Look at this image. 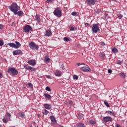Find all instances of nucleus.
<instances>
[{
    "label": "nucleus",
    "mask_w": 127,
    "mask_h": 127,
    "mask_svg": "<svg viewBox=\"0 0 127 127\" xmlns=\"http://www.w3.org/2000/svg\"><path fill=\"white\" fill-rule=\"evenodd\" d=\"M43 115H45L46 116H47V115H48V113H49L47 110H46V109H45L43 111Z\"/></svg>",
    "instance_id": "obj_29"
},
{
    "label": "nucleus",
    "mask_w": 127,
    "mask_h": 127,
    "mask_svg": "<svg viewBox=\"0 0 127 127\" xmlns=\"http://www.w3.org/2000/svg\"><path fill=\"white\" fill-rule=\"evenodd\" d=\"M50 60V59H49V58H45V61L46 62H49Z\"/></svg>",
    "instance_id": "obj_39"
},
{
    "label": "nucleus",
    "mask_w": 127,
    "mask_h": 127,
    "mask_svg": "<svg viewBox=\"0 0 127 127\" xmlns=\"http://www.w3.org/2000/svg\"><path fill=\"white\" fill-rule=\"evenodd\" d=\"M51 35H52V32H51V31L49 30L46 31V32L44 33V36L46 37H49Z\"/></svg>",
    "instance_id": "obj_15"
},
{
    "label": "nucleus",
    "mask_w": 127,
    "mask_h": 127,
    "mask_svg": "<svg viewBox=\"0 0 127 127\" xmlns=\"http://www.w3.org/2000/svg\"><path fill=\"white\" fill-rule=\"evenodd\" d=\"M4 43L2 40H0V46H2L3 45Z\"/></svg>",
    "instance_id": "obj_38"
},
{
    "label": "nucleus",
    "mask_w": 127,
    "mask_h": 127,
    "mask_svg": "<svg viewBox=\"0 0 127 127\" xmlns=\"http://www.w3.org/2000/svg\"><path fill=\"white\" fill-rule=\"evenodd\" d=\"M68 103H69V104L70 105H72V104H73V101L69 100V101H68Z\"/></svg>",
    "instance_id": "obj_51"
},
{
    "label": "nucleus",
    "mask_w": 127,
    "mask_h": 127,
    "mask_svg": "<svg viewBox=\"0 0 127 127\" xmlns=\"http://www.w3.org/2000/svg\"><path fill=\"white\" fill-rule=\"evenodd\" d=\"M115 127H122V126H121V125H119L118 124H116L115 125Z\"/></svg>",
    "instance_id": "obj_47"
},
{
    "label": "nucleus",
    "mask_w": 127,
    "mask_h": 127,
    "mask_svg": "<svg viewBox=\"0 0 127 127\" xmlns=\"http://www.w3.org/2000/svg\"><path fill=\"white\" fill-rule=\"evenodd\" d=\"M44 107L45 108V109H47V110H51V105L47 104H44Z\"/></svg>",
    "instance_id": "obj_19"
},
{
    "label": "nucleus",
    "mask_w": 127,
    "mask_h": 127,
    "mask_svg": "<svg viewBox=\"0 0 127 127\" xmlns=\"http://www.w3.org/2000/svg\"><path fill=\"white\" fill-rule=\"evenodd\" d=\"M46 91H48V92H51V89L50 88V87L47 86L46 87Z\"/></svg>",
    "instance_id": "obj_34"
},
{
    "label": "nucleus",
    "mask_w": 127,
    "mask_h": 127,
    "mask_svg": "<svg viewBox=\"0 0 127 127\" xmlns=\"http://www.w3.org/2000/svg\"><path fill=\"white\" fill-rule=\"evenodd\" d=\"M77 118H78V120H80L82 121V120H84V114H83L82 113L78 114V115L77 116Z\"/></svg>",
    "instance_id": "obj_17"
},
{
    "label": "nucleus",
    "mask_w": 127,
    "mask_h": 127,
    "mask_svg": "<svg viewBox=\"0 0 127 127\" xmlns=\"http://www.w3.org/2000/svg\"><path fill=\"white\" fill-rule=\"evenodd\" d=\"M81 70H82V71H83V72H90V71H91V69L88 65L82 67L81 68Z\"/></svg>",
    "instance_id": "obj_11"
},
{
    "label": "nucleus",
    "mask_w": 127,
    "mask_h": 127,
    "mask_svg": "<svg viewBox=\"0 0 127 127\" xmlns=\"http://www.w3.org/2000/svg\"><path fill=\"white\" fill-rule=\"evenodd\" d=\"M64 41H66V42H68V41H69V40H70V39L67 37H64Z\"/></svg>",
    "instance_id": "obj_36"
},
{
    "label": "nucleus",
    "mask_w": 127,
    "mask_h": 127,
    "mask_svg": "<svg viewBox=\"0 0 127 127\" xmlns=\"http://www.w3.org/2000/svg\"><path fill=\"white\" fill-rule=\"evenodd\" d=\"M30 127H32V126H30Z\"/></svg>",
    "instance_id": "obj_57"
},
{
    "label": "nucleus",
    "mask_w": 127,
    "mask_h": 127,
    "mask_svg": "<svg viewBox=\"0 0 127 127\" xmlns=\"http://www.w3.org/2000/svg\"><path fill=\"white\" fill-rule=\"evenodd\" d=\"M46 77L48 79H51V76L50 75H46Z\"/></svg>",
    "instance_id": "obj_50"
},
{
    "label": "nucleus",
    "mask_w": 127,
    "mask_h": 127,
    "mask_svg": "<svg viewBox=\"0 0 127 127\" xmlns=\"http://www.w3.org/2000/svg\"><path fill=\"white\" fill-rule=\"evenodd\" d=\"M7 72L12 76H16L18 74V71L13 67L8 68Z\"/></svg>",
    "instance_id": "obj_5"
},
{
    "label": "nucleus",
    "mask_w": 127,
    "mask_h": 127,
    "mask_svg": "<svg viewBox=\"0 0 127 127\" xmlns=\"http://www.w3.org/2000/svg\"><path fill=\"white\" fill-rule=\"evenodd\" d=\"M108 73H112L113 72V70H112L111 69H109L108 70Z\"/></svg>",
    "instance_id": "obj_49"
},
{
    "label": "nucleus",
    "mask_w": 127,
    "mask_h": 127,
    "mask_svg": "<svg viewBox=\"0 0 127 127\" xmlns=\"http://www.w3.org/2000/svg\"><path fill=\"white\" fill-rule=\"evenodd\" d=\"M50 119L51 120L52 123L53 124H56V119H55V117L53 116H50Z\"/></svg>",
    "instance_id": "obj_20"
},
{
    "label": "nucleus",
    "mask_w": 127,
    "mask_h": 127,
    "mask_svg": "<svg viewBox=\"0 0 127 127\" xmlns=\"http://www.w3.org/2000/svg\"><path fill=\"white\" fill-rule=\"evenodd\" d=\"M35 19H36V21H37L38 23H40L41 19L40 18V16L39 15H38V14L36 15Z\"/></svg>",
    "instance_id": "obj_18"
},
{
    "label": "nucleus",
    "mask_w": 127,
    "mask_h": 127,
    "mask_svg": "<svg viewBox=\"0 0 127 127\" xmlns=\"http://www.w3.org/2000/svg\"><path fill=\"white\" fill-rule=\"evenodd\" d=\"M70 31H74V30H75V28H74V27H71L70 28Z\"/></svg>",
    "instance_id": "obj_42"
},
{
    "label": "nucleus",
    "mask_w": 127,
    "mask_h": 127,
    "mask_svg": "<svg viewBox=\"0 0 127 127\" xmlns=\"http://www.w3.org/2000/svg\"><path fill=\"white\" fill-rule=\"evenodd\" d=\"M15 43H9L7 44L8 46L10 47H12L13 48H15V49H18L20 46H21V44L19 42L16 41Z\"/></svg>",
    "instance_id": "obj_3"
},
{
    "label": "nucleus",
    "mask_w": 127,
    "mask_h": 127,
    "mask_svg": "<svg viewBox=\"0 0 127 127\" xmlns=\"http://www.w3.org/2000/svg\"><path fill=\"white\" fill-rule=\"evenodd\" d=\"M2 78V73H1V72H0V79Z\"/></svg>",
    "instance_id": "obj_53"
},
{
    "label": "nucleus",
    "mask_w": 127,
    "mask_h": 127,
    "mask_svg": "<svg viewBox=\"0 0 127 127\" xmlns=\"http://www.w3.org/2000/svg\"><path fill=\"white\" fill-rule=\"evenodd\" d=\"M109 122H112L113 118L110 116H106L103 117V122L104 124H107V123H109Z\"/></svg>",
    "instance_id": "obj_8"
},
{
    "label": "nucleus",
    "mask_w": 127,
    "mask_h": 127,
    "mask_svg": "<svg viewBox=\"0 0 127 127\" xmlns=\"http://www.w3.org/2000/svg\"><path fill=\"white\" fill-rule=\"evenodd\" d=\"M53 13L55 16L57 17H61L62 16V10L60 9L59 7H58L55 8V10L53 12Z\"/></svg>",
    "instance_id": "obj_4"
},
{
    "label": "nucleus",
    "mask_w": 127,
    "mask_h": 127,
    "mask_svg": "<svg viewBox=\"0 0 127 127\" xmlns=\"http://www.w3.org/2000/svg\"><path fill=\"white\" fill-rule=\"evenodd\" d=\"M2 121H3V123H4L5 124H7V120H6V119H5V118H3V119H2Z\"/></svg>",
    "instance_id": "obj_41"
},
{
    "label": "nucleus",
    "mask_w": 127,
    "mask_h": 127,
    "mask_svg": "<svg viewBox=\"0 0 127 127\" xmlns=\"http://www.w3.org/2000/svg\"><path fill=\"white\" fill-rule=\"evenodd\" d=\"M30 48L32 50H38V46L36 45L34 42H31L29 44Z\"/></svg>",
    "instance_id": "obj_7"
},
{
    "label": "nucleus",
    "mask_w": 127,
    "mask_h": 127,
    "mask_svg": "<svg viewBox=\"0 0 127 127\" xmlns=\"http://www.w3.org/2000/svg\"><path fill=\"white\" fill-rule=\"evenodd\" d=\"M101 45H102V46H105V45H106V44H105V43L104 42H102L101 43Z\"/></svg>",
    "instance_id": "obj_46"
},
{
    "label": "nucleus",
    "mask_w": 127,
    "mask_h": 127,
    "mask_svg": "<svg viewBox=\"0 0 127 127\" xmlns=\"http://www.w3.org/2000/svg\"><path fill=\"white\" fill-rule=\"evenodd\" d=\"M18 116L20 117V118H22V119L25 118V114H24V113L23 112L19 113Z\"/></svg>",
    "instance_id": "obj_21"
},
{
    "label": "nucleus",
    "mask_w": 127,
    "mask_h": 127,
    "mask_svg": "<svg viewBox=\"0 0 127 127\" xmlns=\"http://www.w3.org/2000/svg\"><path fill=\"white\" fill-rule=\"evenodd\" d=\"M37 117H38V118H39V117H40V114H38L37 115Z\"/></svg>",
    "instance_id": "obj_55"
},
{
    "label": "nucleus",
    "mask_w": 127,
    "mask_h": 127,
    "mask_svg": "<svg viewBox=\"0 0 127 127\" xmlns=\"http://www.w3.org/2000/svg\"><path fill=\"white\" fill-rule=\"evenodd\" d=\"M3 28V25L2 24H0V29L2 30Z\"/></svg>",
    "instance_id": "obj_45"
},
{
    "label": "nucleus",
    "mask_w": 127,
    "mask_h": 127,
    "mask_svg": "<svg viewBox=\"0 0 127 127\" xmlns=\"http://www.w3.org/2000/svg\"><path fill=\"white\" fill-rule=\"evenodd\" d=\"M31 30H32V28L30 25H25L23 27V31L26 33H28Z\"/></svg>",
    "instance_id": "obj_6"
},
{
    "label": "nucleus",
    "mask_w": 127,
    "mask_h": 127,
    "mask_svg": "<svg viewBox=\"0 0 127 127\" xmlns=\"http://www.w3.org/2000/svg\"><path fill=\"white\" fill-rule=\"evenodd\" d=\"M73 78L74 80H78V75H74L73 76Z\"/></svg>",
    "instance_id": "obj_35"
},
{
    "label": "nucleus",
    "mask_w": 127,
    "mask_h": 127,
    "mask_svg": "<svg viewBox=\"0 0 127 127\" xmlns=\"http://www.w3.org/2000/svg\"><path fill=\"white\" fill-rule=\"evenodd\" d=\"M89 123L90 125H95L96 124V122L93 120H89Z\"/></svg>",
    "instance_id": "obj_30"
},
{
    "label": "nucleus",
    "mask_w": 127,
    "mask_h": 127,
    "mask_svg": "<svg viewBox=\"0 0 127 127\" xmlns=\"http://www.w3.org/2000/svg\"><path fill=\"white\" fill-rule=\"evenodd\" d=\"M100 24L96 23L93 24L91 28V31L92 33H98L100 31V28L99 26Z\"/></svg>",
    "instance_id": "obj_2"
},
{
    "label": "nucleus",
    "mask_w": 127,
    "mask_h": 127,
    "mask_svg": "<svg viewBox=\"0 0 127 127\" xmlns=\"http://www.w3.org/2000/svg\"><path fill=\"white\" fill-rule=\"evenodd\" d=\"M46 1L48 2V3H49L52 1V0H47Z\"/></svg>",
    "instance_id": "obj_52"
},
{
    "label": "nucleus",
    "mask_w": 127,
    "mask_h": 127,
    "mask_svg": "<svg viewBox=\"0 0 127 127\" xmlns=\"http://www.w3.org/2000/svg\"><path fill=\"white\" fill-rule=\"evenodd\" d=\"M8 8L10 11L13 13L14 14L16 11H18V10H19V6L16 2L12 3L10 6H8Z\"/></svg>",
    "instance_id": "obj_1"
},
{
    "label": "nucleus",
    "mask_w": 127,
    "mask_h": 127,
    "mask_svg": "<svg viewBox=\"0 0 127 127\" xmlns=\"http://www.w3.org/2000/svg\"><path fill=\"white\" fill-rule=\"evenodd\" d=\"M27 63L31 66H35V65H36V61L35 60H30L28 61Z\"/></svg>",
    "instance_id": "obj_12"
},
{
    "label": "nucleus",
    "mask_w": 127,
    "mask_h": 127,
    "mask_svg": "<svg viewBox=\"0 0 127 127\" xmlns=\"http://www.w3.org/2000/svg\"><path fill=\"white\" fill-rule=\"evenodd\" d=\"M104 15H105V16L107 17V16H108V13H105L104 14Z\"/></svg>",
    "instance_id": "obj_54"
},
{
    "label": "nucleus",
    "mask_w": 127,
    "mask_h": 127,
    "mask_svg": "<svg viewBox=\"0 0 127 127\" xmlns=\"http://www.w3.org/2000/svg\"><path fill=\"white\" fill-rule=\"evenodd\" d=\"M23 67L26 70H31L32 71H35V68L32 66H28L26 64H24Z\"/></svg>",
    "instance_id": "obj_13"
},
{
    "label": "nucleus",
    "mask_w": 127,
    "mask_h": 127,
    "mask_svg": "<svg viewBox=\"0 0 127 127\" xmlns=\"http://www.w3.org/2000/svg\"><path fill=\"white\" fill-rule=\"evenodd\" d=\"M54 74L57 77H61V76L62 75V73L59 70H56Z\"/></svg>",
    "instance_id": "obj_16"
},
{
    "label": "nucleus",
    "mask_w": 127,
    "mask_h": 127,
    "mask_svg": "<svg viewBox=\"0 0 127 127\" xmlns=\"http://www.w3.org/2000/svg\"><path fill=\"white\" fill-rule=\"evenodd\" d=\"M6 116H7V117H9V119H10V117H11V115H10V114L8 113L6 114Z\"/></svg>",
    "instance_id": "obj_44"
},
{
    "label": "nucleus",
    "mask_w": 127,
    "mask_h": 127,
    "mask_svg": "<svg viewBox=\"0 0 127 127\" xmlns=\"http://www.w3.org/2000/svg\"><path fill=\"white\" fill-rule=\"evenodd\" d=\"M107 114H108V115H110V116H113V117H115V115H116L115 113L112 112L111 111H108L106 112Z\"/></svg>",
    "instance_id": "obj_23"
},
{
    "label": "nucleus",
    "mask_w": 127,
    "mask_h": 127,
    "mask_svg": "<svg viewBox=\"0 0 127 127\" xmlns=\"http://www.w3.org/2000/svg\"><path fill=\"white\" fill-rule=\"evenodd\" d=\"M100 12H101V9H96L95 10L94 14H95V15L99 14V13H100Z\"/></svg>",
    "instance_id": "obj_26"
},
{
    "label": "nucleus",
    "mask_w": 127,
    "mask_h": 127,
    "mask_svg": "<svg viewBox=\"0 0 127 127\" xmlns=\"http://www.w3.org/2000/svg\"><path fill=\"white\" fill-rule=\"evenodd\" d=\"M99 55L102 59H105V58H106V54L104 53H100Z\"/></svg>",
    "instance_id": "obj_25"
},
{
    "label": "nucleus",
    "mask_w": 127,
    "mask_h": 127,
    "mask_svg": "<svg viewBox=\"0 0 127 127\" xmlns=\"http://www.w3.org/2000/svg\"><path fill=\"white\" fill-rule=\"evenodd\" d=\"M28 86L31 88V89H32L33 88V85L31 84V83H28Z\"/></svg>",
    "instance_id": "obj_37"
},
{
    "label": "nucleus",
    "mask_w": 127,
    "mask_h": 127,
    "mask_svg": "<svg viewBox=\"0 0 127 127\" xmlns=\"http://www.w3.org/2000/svg\"><path fill=\"white\" fill-rule=\"evenodd\" d=\"M71 15H73V16H78V13L76 12L73 11L71 13Z\"/></svg>",
    "instance_id": "obj_31"
},
{
    "label": "nucleus",
    "mask_w": 127,
    "mask_h": 127,
    "mask_svg": "<svg viewBox=\"0 0 127 127\" xmlns=\"http://www.w3.org/2000/svg\"><path fill=\"white\" fill-rule=\"evenodd\" d=\"M90 24H89V23H85V26L87 27V26H89Z\"/></svg>",
    "instance_id": "obj_48"
},
{
    "label": "nucleus",
    "mask_w": 127,
    "mask_h": 127,
    "mask_svg": "<svg viewBox=\"0 0 127 127\" xmlns=\"http://www.w3.org/2000/svg\"><path fill=\"white\" fill-rule=\"evenodd\" d=\"M117 16H118V18H119V19H122L123 16V15H122V14H117Z\"/></svg>",
    "instance_id": "obj_32"
},
{
    "label": "nucleus",
    "mask_w": 127,
    "mask_h": 127,
    "mask_svg": "<svg viewBox=\"0 0 127 127\" xmlns=\"http://www.w3.org/2000/svg\"><path fill=\"white\" fill-rule=\"evenodd\" d=\"M12 53L13 55H22L23 54V53L20 50L13 51Z\"/></svg>",
    "instance_id": "obj_10"
},
{
    "label": "nucleus",
    "mask_w": 127,
    "mask_h": 127,
    "mask_svg": "<svg viewBox=\"0 0 127 127\" xmlns=\"http://www.w3.org/2000/svg\"><path fill=\"white\" fill-rule=\"evenodd\" d=\"M0 127H2V126L0 125Z\"/></svg>",
    "instance_id": "obj_56"
},
{
    "label": "nucleus",
    "mask_w": 127,
    "mask_h": 127,
    "mask_svg": "<svg viewBox=\"0 0 127 127\" xmlns=\"http://www.w3.org/2000/svg\"><path fill=\"white\" fill-rule=\"evenodd\" d=\"M97 1L98 0H87L86 3L87 5L92 6V5H95Z\"/></svg>",
    "instance_id": "obj_9"
},
{
    "label": "nucleus",
    "mask_w": 127,
    "mask_h": 127,
    "mask_svg": "<svg viewBox=\"0 0 127 127\" xmlns=\"http://www.w3.org/2000/svg\"><path fill=\"white\" fill-rule=\"evenodd\" d=\"M104 104L105 106H106V107H107V108H110V105L107 101H104Z\"/></svg>",
    "instance_id": "obj_33"
},
{
    "label": "nucleus",
    "mask_w": 127,
    "mask_h": 127,
    "mask_svg": "<svg viewBox=\"0 0 127 127\" xmlns=\"http://www.w3.org/2000/svg\"><path fill=\"white\" fill-rule=\"evenodd\" d=\"M112 51L113 52V53H118V52H119V51L117 48H112Z\"/></svg>",
    "instance_id": "obj_24"
},
{
    "label": "nucleus",
    "mask_w": 127,
    "mask_h": 127,
    "mask_svg": "<svg viewBox=\"0 0 127 127\" xmlns=\"http://www.w3.org/2000/svg\"><path fill=\"white\" fill-rule=\"evenodd\" d=\"M76 127H85V125L82 123H78L76 125Z\"/></svg>",
    "instance_id": "obj_28"
},
{
    "label": "nucleus",
    "mask_w": 127,
    "mask_h": 127,
    "mask_svg": "<svg viewBox=\"0 0 127 127\" xmlns=\"http://www.w3.org/2000/svg\"><path fill=\"white\" fill-rule=\"evenodd\" d=\"M117 64H119V65H122V62H121V61H118L117 62Z\"/></svg>",
    "instance_id": "obj_43"
},
{
    "label": "nucleus",
    "mask_w": 127,
    "mask_h": 127,
    "mask_svg": "<svg viewBox=\"0 0 127 127\" xmlns=\"http://www.w3.org/2000/svg\"><path fill=\"white\" fill-rule=\"evenodd\" d=\"M76 65H77V66H80V65H85V64L78 63H77V64H76Z\"/></svg>",
    "instance_id": "obj_40"
},
{
    "label": "nucleus",
    "mask_w": 127,
    "mask_h": 127,
    "mask_svg": "<svg viewBox=\"0 0 127 127\" xmlns=\"http://www.w3.org/2000/svg\"><path fill=\"white\" fill-rule=\"evenodd\" d=\"M14 14L15 15H17L18 16H19V17H21V16H22V15L24 14V13L21 10H18L16 12H15Z\"/></svg>",
    "instance_id": "obj_14"
},
{
    "label": "nucleus",
    "mask_w": 127,
    "mask_h": 127,
    "mask_svg": "<svg viewBox=\"0 0 127 127\" xmlns=\"http://www.w3.org/2000/svg\"><path fill=\"white\" fill-rule=\"evenodd\" d=\"M45 96V98H46V99L47 100H51V96L50 95H49V94L46 93L44 95Z\"/></svg>",
    "instance_id": "obj_22"
},
{
    "label": "nucleus",
    "mask_w": 127,
    "mask_h": 127,
    "mask_svg": "<svg viewBox=\"0 0 127 127\" xmlns=\"http://www.w3.org/2000/svg\"><path fill=\"white\" fill-rule=\"evenodd\" d=\"M120 75H121V77H122V78H127V75H126V73H125L121 72L120 73Z\"/></svg>",
    "instance_id": "obj_27"
}]
</instances>
